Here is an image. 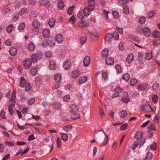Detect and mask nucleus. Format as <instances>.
Returning <instances> with one entry per match:
<instances>
[{"mask_svg":"<svg viewBox=\"0 0 160 160\" xmlns=\"http://www.w3.org/2000/svg\"><path fill=\"white\" fill-rule=\"evenodd\" d=\"M99 137L101 140L100 146L102 147L106 146L108 142V136L104 132L102 131L99 135Z\"/></svg>","mask_w":160,"mask_h":160,"instance_id":"nucleus-1","label":"nucleus"},{"mask_svg":"<svg viewBox=\"0 0 160 160\" xmlns=\"http://www.w3.org/2000/svg\"><path fill=\"white\" fill-rule=\"evenodd\" d=\"M90 25L89 21L85 20H80L78 23V26L80 28H84L88 27Z\"/></svg>","mask_w":160,"mask_h":160,"instance_id":"nucleus-2","label":"nucleus"},{"mask_svg":"<svg viewBox=\"0 0 160 160\" xmlns=\"http://www.w3.org/2000/svg\"><path fill=\"white\" fill-rule=\"evenodd\" d=\"M140 109L143 112H149L151 111L152 108L149 105L145 104L141 106Z\"/></svg>","mask_w":160,"mask_h":160,"instance_id":"nucleus-3","label":"nucleus"},{"mask_svg":"<svg viewBox=\"0 0 160 160\" xmlns=\"http://www.w3.org/2000/svg\"><path fill=\"white\" fill-rule=\"evenodd\" d=\"M84 67H86L89 65L90 63V58L88 56H85L83 59V61Z\"/></svg>","mask_w":160,"mask_h":160,"instance_id":"nucleus-4","label":"nucleus"},{"mask_svg":"<svg viewBox=\"0 0 160 160\" xmlns=\"http://www.w3.org/2000/svg\"><path fill=\"white\" fill-rule=\"evenodd\" d=\"M48 44L51 47H53L56 44V41L54 37L53 36L50 37L48 39Z\"/></svg>","mask_w":160,"mask_h":160,"instance_id":"nucleus-5","label":"nucleus"},{"mask_svg":"<svg viewBox=\"0 0 160 160\" xmlns=\"http://www.w3.org/2000/svg\"><path fill=\"white\" fill-rule=\"evenodd\" d=\"M72 64L71 61L69 60H66L63 64V68L66 70H68L71 67Z\"/></svg>","mask_w":160,"mask_h":160,"instance_id":"nucleus-6","label":"nucleus"},{"mask_svg":"<svg viewBox=\"0 0 160 160\" xmlns=\"http://www.w3.org/2000/svg\"><path fill=\"white\" fill-rule=\"evenodd\" d=\"M100 35L99 33L95 32L91 33L90 37L94 41H97Z\"/></svg>","mask_w":160,"mask_h":160,"instance_id":"nucleus-7","label":"nucleus"},{"mask_svg":"<svg viewBox=\"0 0 160 160\" xmlns=\"http://www.w3.org/2000/svg\"><path fill=\"white\" fill-rule=\"evenodd\" d=\"M109 49L108 48H105L101 52V55L103 58H106L109 55Z\"/></svg>","mask_w":160,"mask_h":160,"instance_id":"nucleus-8","label":"nucleus"},{"mask_svg":"<svg viewBox=\"0 0 160 160\" xmlns=\"http://www.w3.org/2000/svg\"><path fill=\"white\" fill-rule=\"evenodd\" d=\"M143 34L146 37H148L151 34V30L148 27L144 28L142 29Z\"/></svg>","mask_w":160,"mask_h":160,"instance_id":"nucleus-9","label":"nucleus"},{"mask_svg":"<svg viewBox=\"0 0 160 160\" xmlns=\"http://www.w3.org/2000/svg\"><path fill=\"white\" fill-rule=\"evenodd\" d=\"M32 64V61L30 59L27 58L25 61L23 65L25 68L28 69L30 68Z\"/></svg>","mask_w":160,"mask_h":160,"instance_id":"nucleus-10","label":"nucleus"},{"mask_svg":"<svg viewBox=\"0 0 160 160\" xmlns=\"http://www.w3.org/2000/svg\"><path fill=\"white\" fill-rule=\"evenodd\" d=\"M88 80V77L86 76L80 77L78 80V82L79 84H82L85 83Z\"/></svg>","mask_w":160,"mask_h":160,"instance_id":"nucleus-11","label":"nucleus"},{"mask_svg":"<svg viewBox=\"0 0 160 160\" xmlns=\"http://www.w3.org/2000/svg\"><path fill=\"white\" fill-rule=\"evenodd\" d=\"M69 110L71 112H76L78 111V108L76 105L72 104L69 107Z\"/></svg>","mask_w":160,"mask_h":160,"instance_id":"nucleus-12","label":"nucleus"},{"mask_svg":"<svg viewBox=\"0 0 160 160\" xmlns=\"http://www.w3.org/2000/svg\"><path fill=\"white\" fill-rule=\"evenodd\" d=\"M105 62L106 64L108 65H112L114 63V58L111 57L107 58L105 59Z\"/></svg>","mask_w":160,"mask_h":160,"instance_id":"nucleus-13","label":"nucleus"},{"mask_svg":"<svg viewBox=\"0 0 160 160\" xmlns=\"http://www.w3.org/2000/svg\"><path fill=\"white\" fill-rule=\"evenodd\" d=\"M62 79V76L59 73H56L54 77V79L55 81L57 82H60Z\"/></svg>","mask_w":160,"mask_h":160,"instance_id":"nucleus-14","label":"nucleus"},{"mask_svg":"<svg viewBox=\"0 0 160 160\" xmlns=\"http://www.w3.org/2000/svg\"><path fill=\"white\" fill-rule=\"evenodd\" d=\"M17 49L13 47H11L9 49L10 55L12 56H15L17 54Z\"/></svg>","mask_w":160,"mask_h":160,"instance_id":"nucleus-15","label":"nucleus"},{"mask_svg":"<svg viewBox=\"0 0 160 160\" xmlns=\"http://www.w3.org/2000/svg\"><path fill=\"white\" fill-rule=\"evenodd\" d=\"M112 40V34L111 33H108L105 36L104 40L107 42H110Z\"/></svg>","mask_w":160,"mask_h":160,"instance_id":"nucleus-16","label":"nucleus"},{"mask_svg":"<svg viewBox=\"0 0 160 160\" xmlns=\"http://www.w3.org/2000/svg\"><path fill=\"white\" fill-rule=\"evenodd\" d=\"M134 57L133 54H129L127 56L126 61L128 63H131L134 60Z\"/></svg>","mask_w":160,"mask_h":160,"instance_id":"nucleus-17","label":"nucleus"},{"mask_svg":"<svg viewBox=\"0 0 160 160\" xmlns=\"http://www.w3.org/2000/svg\"><path fill=\"white\" fill-rule=\"evenodd\" d=\"M79 75V72L78 71L74 70L72 71L71 73V76L73 78H77Z\"/></svg>","mask_w":160,"mask_h":160,"instance_id":"nucleus-18","label":"nucleus"},{"mask_svg":"<svg viewBox=\"0 0 160 160\" xmlns=\"http://www.w3.org/2000/svg\"><path fill=\"white\" fill-rule=\"evenodd\" d=\"M41 4L44 5L46 8L48 9L50 7L51 4L50 2L47 0H42Z\"/></svg>","mask_w":160,"mask_h":160,"instance_id":"nucleus-19","label":"nucleus"},{"mask_svg":"<svg viewBox=\"0 0 160 160\" xmlns=\"http://www.w3.org/2000/svg\"><path fill=\"white\" fill-rule=\"evenodd\" d=\"M143 135V133L141 131H138L136 132L135 136V138L137 139V140H138L142 138Z\"/></svg>","mask_w":160,"mask_h":160,"instance_id":"nucleus-20","label":"nucleus"},{"mask_svg":"<svg viewBox=\"0 0 160 160\" xmlns=\"http://www.w3.org/2000/svg\"><path fill=\"white\" fill-rule=\"evenodd\" d=\"M144 58L147 60L150 61L151 60L152 58V52H148L146 53Z\"/></svg>","mask_w":160,"mask_h":160,"instance_id":"nucleus-21","label":"nucleus"},{"mask_svg":"<svg viewBox=\"0 0 160 160\" xmlns=\"http://www.w3.org/2000/svg\"><path fill=\"white\" fill-rule=\"evenodd\" d=\"M61 137L63 141L67 142L68 141V137L67 134L64 133H61Z\"/></svg>","mask_w":160,"mask_h":160,"instance_id":"nucleus-22","label":"nucleus"},{"mask_svg":"<svg viewBox=\"0 0 160 160\" xmlns=\"http://www.w3.org/2000/svg\"><path fill=\"white\" fill-rule=\"evenodd\" d=\"M122 77L123 80L128 82L130 79V75L129 73H126L122 74Z\"/></svg>","mask_w":160,"mask_h":160,"instance_id":"nucleus-23","label":"nucleus"},{"mask_svg":"<svg viewBox=\"0 0 160 160\" xmlns=\"http://www.w3.org/2000/svg\"><path fill=\"white\" fill-rule=\"evenodd\" d=\"M56 39L57 41L59 43H61L63 40V38L62 35L60 34H57L56 36Z\"/></svg>","mask_w":160,"mask_h":160,"instance_id":"nucleus-24","label":"nucleus"},{"mask_svg":"<svg viewBox=\"0 0 160 160\" xmlns=\"http://www.w3.org/2000/svg\"><path fill=\"white\" fill-rule=\"evenodd\" d=\"M42 33L44 37L47 38L50 34V31L49 29L46 28L42 30Z\"/></svg>","mask_w":160,"mask_h":160,"instance_id":"nucleus-25","label":"nucleus"},{"mask_svg":"<svg viewBox=\"0 0 160 160\" xmlns=\"http://www.w3.org/2000/svg\"><path fill=\"white\" fill-rule=\"evenodd\" d=\"M49 66L51 70H55L56 68L55 62L53 60L50 61Z\"/></svg>","mask_w":160,"mask_h":160,"instance_id":"nucleus-26","label":"nucleus"},{"mask_svg":"<svg viewBox=\"0 0 160 160\" xmlns=\"http://www.w3.org/2000/svg\"><path fill=\"white\" fill-rule=\"evenodd\" d=\"M152 35L155 38H158L160 36V32L158 30H154L153 31Z\"/></svg>","mask_w":160,"mask_h":160,"instance_id":"nucleus-27","label":"nucleus"},{"mask_svg":"<svg viewBox=\"0 0 160 160\" xmlns=\"http://www.w3.org/2000/svg\"><path fill=\"white\" fill-rule=\"evenodd\" d=\"M58 7L59 10H62L64 7V4L62 1H59L57 3Z\"/></svg>","mask_w":160,"mask_h":160,"instance_id":"nucleus-28","label":"nucleus"},{"mask_svg":"<svg viewBox=\"0 0 160 160\" xmlns=\"http://www.w3.org/2000/svg\"><path fill=\"white\" fill-rule=\"evenodd\" d=\"M71 116V118L73 119H77L79 118H80V114L79 113L76 112H73Z\"/></svg>","mask_w":160,"mask_h":160,"instance_id":"nucleus-29","label":"nucleus"},{"mask_svg":"<svg viewBox=\"0 0 160 160\" xmlns=\"http://www.w3.org/2000/svg\"><path fill=\"white\" fill-rule=\"evenodd\" d=\"M77 21V18L75 15L72 16L69 19V22L72 24H74Z\"/></svg>","mask_w":160,"mask_h":160,"instance_id":"nucleus-30","label":"nucleus"},{"mask_svg":"<svg viewBox=\"0 0 160 160\" xmlns=\"http://www.w3.org/2000/svg\"><path fill=\"white\" fill-rule=\"evenodd\" d=\"M129 83L131 86H135L138 84V81L136 79L133 78L130 80Z\"/></svg>","mask_w":160,"mask_h":160,"instance_id":"nucleus-31","label":"nucleus"},{"mask_svg":"<svg viewBox=\"0 0 160 160\" xmlns=\"http://www.w3.org/2000/svg\"><path fill=\"white\" fill-rule=\"evenodd\" d=\"M39 57L38 54H34L32 56V60L33 63H36L38 61Z\"/></svg>","mask_w":160,"mask_h":160,"instance_id":"nucleus-32","label":"nucleus"},{"mask_svg":"<svg viewBox=\"0 0 160 160\" xmlns=\"http://www.w3.org/2000/svg\"><path fill=\"white\" fill-rule=\"evenodd\" d=\"M10 11V8L8 5H6L4 7V8L2 10L3 13L6 14L8 13Z\"/></svg>","mask_w":160,"mask_h":160,"instance_id":"nucleus-33","label":"nucleus"},{"mask_svg":"<svg viewBox=\"0 0 160 160\" xmlns=\"http://www.w3.org/2000/svg\"><path fill=\"white\" fill-rule=\"evenodd\" d=\"M147 85L144 84H140L138 85L137 88L139 91L144 90L146 88Z\"/></svg>","mask_w":160,"mask_h":160,"instance_id":"nucleus-34","label":"nucleus"},{"mask_svg":"<svg viewBox=\"0 0 160 160\" xmlns=\"http://www.w3.org/2000/svg\"><path fill=\"white\" fill-rule=\"evenodd\" d=\"M26 84V80L23 77H22L21 78L20 83V86L22 88H24Z\"/></svg>","mask_w":160,"mask_h":160,"instance_id":"nucleus-35","label":"nucleus"},{"mask_svg":"<svg viewBox=\"0 0 160 160\" xmlns=\"http://www.w3.org/2000/svg\"><path fill=\"white\" fill-rule=\"evenodd\" d=\"M154 12L152 10H151L148 12L147 15L148 18H154Z\"/></svg>","mask_w":160,"mask_h":160,"instance_id":"nucleus-36","label":"nucleus"},{"mask_svg":"<svg viewBox=\"0 0 160 160\" xmlns=\"http://www.w3.org/2000/svg\"><path fill=\"white\" fill-rule=\"evenodd\" d=\"M91 11L87 8H85L83 10V13L84 16H88L91 13Z\"/></svg>","mask_w":160,"mask_h":160,"instance_id":"nucleus-37","label":"nucleus"},{"mask_svg":"<svg viewBox=\"0 0 160 160\" xmlns=\"http://www.w3.org/2000/svg\"><path fill=\"white\" fill-rule=\"evenodd\" d=\"M112 38L115 40H118L119 39V35L117 32H114L112 34Z\"/></svg>","mask_w":160,"mask_h":160,"instance_id":"nucleus-38","label":"nucleus"},{"mask_svg":"<svg viewBox=\"0 0 160 160\" xmlns=\"http://www.w3.org/2000/svg\"><path fill=\"white\" fill-rule=\"evenodd\" d=\"M48 23L50 27H53L55 25V19L53 18L49 20Z\"/></svg>","mask_w":160,"mask_h":160,"instance_id":"nucleus-39","label":"nucleus"},{"mask_svg":"<svg viewBox=\"0 0 160 160\" xmlns=\"http://www.w3.org/2000/svg\"><path fill=\"white\" fill-rule=\"evenodd\" d=\"M102 78L105 80H107L108 78V72L107 70H104L102 71Z\"/></svg>","mask_w":160,"mask_h":160,"instance_id":"nucleus-40","label":"nucleus"},{"mask_svg":"<svg viewBox=\"0 0 160 160\" xmlns=\"http://www.w3.org/2000/svg\"><path fill=\"white\" fill-rule=\"evenodd\" d=\"M72 128V126L71 125H68L64 127L63 128L65 132H68L71 130Z\"/></svg>","mask_w":160,"mask_h":160,"instance_id":"nucleus-41","label":"nucleus"},{"mask_svg":"<svg viewBox=\"0 0 160 160\" xmlns=\"http://www.w3.org/2000/svg\"><path fill=\"white\" fill-rule=\"evenodd\" d=\"M38 67L36 66L35 67L33 68L31 70V73L33 76L36 75L38 71Z\"/></svg>","mask_w":160,"mask_h":160,"instance_id":"nucleus-42","label":"nucleus"},{"mask_svg":"<svg viewBox=\"0 0 160 160\" xmlns=\"http://www.w3.org/2000/svg\"><path fill=\"white\" fill-rule=\"evenodd\" d=\"M103 16L104 17L105 19L106 20H107L109 18V16L108 14L109 13V12L106 10H103Z\"/></svg>","mask_w":160,"mask_h":160,"instance_id":"nucleus-43","label":"nucleus"},{"mask_svg":"<svg viewBox=\"0 0 160 160\" xmlns=\"http://www.w3.org/2000/svg\"><path fill=\"white\" fill-rule=\"evenodd\" d=\"M127 114V111L125 110H122L120 112L119 116L121 118H123L126 116Z\"/></svg>","mask_w":160,"mask_h":160,"instance_id":"nucleus-44","label":"nucleus"},{"mask_svg":"<svg viewBox=\"0 0 160 160\" xmlns=\"http://www.w3.org/2000/svg\"><path fill=\"white\" fill-rule=\"evenodd\" d=\"M28 48L31 51H33L35 49V46L33 43H30L28 45Z\"/></svg>","mask_w":160,"mask_h":160,"instance_id":"nucleus-45","label":"nucleus"},{"mask_svg":"<svg viewBox=\"0 0 160 160\" xmlns=\"http://www.w3.org/2000/svg\"><path fill=\"white\" fill-rule=\"evenodd\" d=\"M33 26L34 28H39L40 26V22L37 20H35L33 23Z\"/></svg>","mask_w":160,"mask_h":160,"instance_id":"nucleus-46","label":"nucleus"},{"mask_svg":"<svg viewBox=\"0 0 160 160\" xmlns=\"http://www.w3.org/2000/svg\"><path fill=\"white\" fill-rule=\"evenodd\" d=\"M94 4L95 3H89L87 8L91 11L93 10L95 8Z\"/></svg>","mask_w":160,"mask_h":160,"instance_id":"nucleus-47","label":"nucleus"},{"mask_svg":"<svg viewBox=\"0 0 160 160\" xmlns=\"http://www.w3.org/2000/svg\"><path fill=\"white\" fill-rule=\"evenodd\" d=\"M123 12L126 15H128L129 13V9L127 6H124L123 9Z\"/></svg>","mask_w":160,"mask_h":160,"instance_id":"nucleus-48","label":"nucleus"},{"mask_svg":"<svg viewBox=\"0 0 160 160\" xmlns=\"http://www.w3.org/2000/svg\"><path fill=\"white\" fill-rule=\"evenodd\" d=\"M14 28V26L12 24H10L8 26L7 28V32L10 33L11 32Z\"/></svg>","mask_w":160,"mask_h":160,"instance_id":"nucleus-49","label":"nucleus"},{"mask_svg":"<svg viewBox=\"0 0 160 160\" xmlns=\"http://www.w3.org/2000/svg\"><path fill=\"white\" fill-rule=\"evenodd\" d=\"M70 96L69 94L65 95L63 97V100L65 102H68L70 99Z\"/></svg>","mask_w":160,"mask_h":160,"instance_id":"nucleus-50","label":"nucleus"},{"mask_svg":"<svg viewBox=\"0 0 160 160\" xmlns=\"http://www.w3.org/2000/svg\"><path fill=\"white\" fill-rule=\"evenodd\" d=\"M139 143V141L138 140L135 141L132 146V149L133 150H134L136 147L138 146Z\"/></svg>","mask_w":160,"mask_h":160,"instance_id":"nucleus-51","label":"nucleus"},{"mask_svg":"<svg viewBox=\"0 0 160 160\" xmlns=\"http://www.w3.org/2000/svg\"><path fill=\"white\" fill-rule=\"evenodd\" d=\"M61 140L59 137L57 138L56 142L57 146L58 148H59L61 145Z\"/></svg>","mask_w":160,"mask_h":160,"instance_id":"nucleus-52","label":"nucleus"},{"mask_svg":"<svg viewBox=\"0 0 160 160\" xmlns=\"http://www.w3.org/2000/svg\"><path fill=\"white\" fill-rule=\"evenodd\" d=\"M116 69L117 72L119 74L121 73L122 72V69L121 66L119 65H117L115 67Z\"/></svg>","mask_w":160,"mask_h":160,"instance_id":"nucleus-53","label":"nucleus"},{"mask_svg":"<svg viewBox=\"0 0 160 160\" xmlns=\"http://www.w3.org/2000/svg\"><path fill=\"white\" fill-rule=\"evenodd\" d=\"M39 32V29L38 28H34L32 29V33L34 35L37 34Z\"/></svg>","mask_w":160,"mask_h":160,"instance_id":"nucleus-54","label":"nucleus"},{"mask_svg":"<svg viewBox=\"0 0 160 160\" xmlns=\"http://www.w3.org/2000/svg\"><path fill=\"white\" fill-rule=\"evenodd\" d=\"M146 20V18L144 17H142L138 19V22L140 24L144 23Z\"/></svg>","mask_w":160,"mask_h":160,"instance_id":"nucleus-55","label":"nucleus"},{"mask_svg":"<svg viewBox=\"0 0 160 160\" xmlns=\"http://www.w3.org/2000/svg\"><path fill=\"white\" fill-rule=\"evenodd\" d=\"M84 15L83 12L82 11H80L77 14L78 17L80 19H82L84 18Z\"/></svg>","mask_w":160,"mask_h":160,"instance_id":"nucleus-56","label":"nucleus"},{"mask_svg":"<svg viewBox=\"0 0 160 160\" xmlns=\"http://www.w3.org/2000/svg\"><path fill=\"white\" fill-rule=\"evenodd\" d=\"M25 27L24 23L22 22L20 23L18 26V29L19 30H22L24 29Z\"/></svg>","mask_w":160,"mask_h":160,"instance_id":"nucleus-57","label":"nucleus"},{"mask_svg":"<svg viewBox=\"0 0 160 160\" xmlns=\"http://www.w3.org/2000/svg\"><path fill=\"white\" fill-rule=\"evenodd\" d=\"M31 84L29 82L26 83V85L25 87V90L26 91H29L31 89Z\"/></svg>","mask_w":160,"mask_h":160,"instance_id":"nucleus-58","label":"nucleus"},{"mask_svg":"<svg viewBox=\"0 0 160 160\" xmlns=\"http://www.w3.org/2000/svg\"><path fill=\"white\" fill-rule=\"evenodd\" d=\"M130 98L128 97H124L122 99V101L123 102L127 103L130 101Z\"/></svg>","mask_w":160,"mask_h":160,"instance_id":"nucleus-59","label":"nucleus"},{"mask_svg":"<svg viewBox=\"0 0 160 160\" xmlns=\"http://www.w3.org/2000/svg\"><path fill=\"white\" fill-rule=\"evenodd\" d=\"M87 41V39L86 37H82L79 40V41L81 44H83Z\"/></svg>","mask_w":160,"mask_h":160,"instance_id":"nucleus-60","label":"nucleus"},{"mask_svg":"<svg viewBox=\"0 0 160 160\" xmlns=\"http://www.w3.org/2000/svg\"><path fill=\"white\" fill-rule=\"evenodd\" d=\"M35 84L38 86H39L40 84V77L39 76L37 77L35 80Z\"/></svg>","mask_w":160,"mask_h":160,"instance_id":"nucleus-61","label":"nucleus"},{"mask_svg":"<svg viewBox=\"0 0 160 160\" xmlns=\"http://www.w3.org/2000/svg\"><path fill=\"white\" fill-rule=\"evenodd\" d=\"M159 117L158 116H156L153 118V121L155 123L158 124L159 122Z\"/></svg>","mask_w":160,"mask_h":160,"instance_id":"nucleus-62","label":"nucleus"},{"mask_svg":"<svg viewBox=\"0 0 160 160\" xmlns=\"http://www.w3.org/2000/svg\"><path fill=\"white\" fill-rule=\"evenodd\" d=\"M152 100L154 103H157L158 101L157 96L155 95H153L152 98Z\"/></svg>","mask_w":160,"mask_h":160,"instance_id":"nucleus-63","label":"nucleus"},{"mask_svg":"<svg viewBox=\"0 0 160 160\" xmlns=\"http://www.w3.org/2000/svg\"><path fill=\"white\" fill-rule=\"evenodd\" d=\"M99 112L101 118L103 119L105 117V114L103 111L102 109H100L99 110Z\"/></svg>","mask_w":160,"mask_h":160,"instance_id":"nucleus-64","label":"nucleus"}]
</instances>
